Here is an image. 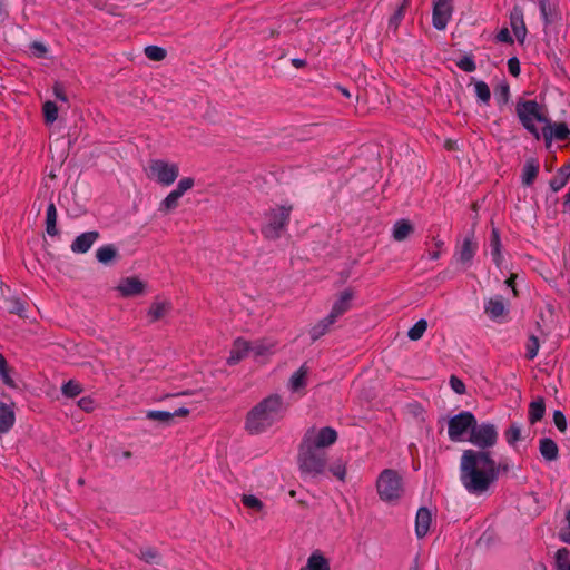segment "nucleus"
Here are the masks:
<instances>
[{
	"label": "nucleus",
	"mask_w": 570,
	"mask_h": 570,
	"mask_svg": "<svg viewBox=\"0 0 570 570\" xmlns=\"http://www.w3.org/2000/svg\"><path fill=\"white\" fill-rule=\"evenodd\" d=\"M508 462L497 463L489 451L464 450L460 460V481L475 495L485 493L501 472H509Z\"/></svg>",
	"instance_id": "obj_1"
},
{
	"label": "nucleus",
	"mask_w": 570,
	"mask_h": 570,
	"mask_svg": "<svg viewBox=\"0 0 570 570\" xmlns=\"http://www.w3.org/2000/svg\"><path fill=\"white\" fill-rule=\"evenodd\" d=\"M510 95V88L509 85L504 83L500 87V94L499 97L503 104H505L509 100Z\"/></svg>",
	"instance_id": "obj_60"
},
{
	"label": "nucleus",
	"mask_w": 570,
	"mask_h": 570,
	"mask_svg": "<svg viewBox=\"0 0 570 570\" xmlns=\"http://www.w3.org/2000/svg\"><path fill=\"white\" fill-rule=\"evenodd\" d=\"M553 423L556 428L561 432L564 433L567 430V419L564 414L560 410H556L553 412Z\"/></svg>",
	"instance_id": "obj_50"
},
{
	"label": "nucleus",
	"mask_w": 570,
	"mask_h": 570,
	"mask_svg": "<svg viewBox=\"0 0 570 570\" xmlns=\"http://www.w3.org/2000/svg\"><path fill=\"white\" fill-rule=\"evenodd\" d=\"M414 230L413 225L406 219L397 220L393 226V238L396 242L405 240Z\"/></svg>",
	"instance_id": "obj_30"
},
{
	"label": "nucleus",
	"mask_w": 570,
	"mask_h": 570,
	"mask_svg": "<svg viewBox=\"0 0 570 570\" xmlns=\"http://www.w3.org/2000/svg\"><path fill=\"white\" fill-rule=\"evenodd\" d=\"M242 503L254 511L261 512L264 509V503L253 494H244L242 497Z\"/></svg>",
	"instance_id": "obj_42"
},
{
	"label": "nucleus",
	"mask_w": 570,
	"mask_h": 570,
	"mask_svg": "<svg viewBox=\"0 0 570 570\" xmlns=\"http://www.w3.org/2000/svg\"><path fill=\"white\" fill-rule=\"evenodd\" d=\"M562 205L564 208L570 209V188H569V191L563 197Z\"/></svg>",
	"instance_id": "obj_64"
},
{
	"label": "nucleus",
	"mask_w": 570,
	"mask_h": 570,
	"mask_svg": "<svg viewBox=\"0 0 570 570\" xmlns=\"http://www.w3.org/2000/svg\"><path fill=\"white\" fill-rule=\"evenodd\" d=\"M100 237L97 230L86 232L76 237L70 248L76 254L87 253L96 240Z\"/></svg>",
	"instance_id": "obj_13"
},
{
	"label": "nucleus",
	"mask_w": 570,
	"mask_h": 570,
	"mask_svg": "<svg viewBox=\"0 0 570 570\" xmlns=\"http://www.w3.org/2000/svg\"><path fill=\"white\" fill-rule=\"evenodd\" d=\"M30 48L33 55L39 58L45 57V55L47 53V47L42 42L35 41L31 43Z\"/></svg>",
	"instance_id": "obj_56"
},
{
	"label": "nucleus",
	"mask_w": 570,
	"mask_h": 570,
	"mask_svg": "<svg viewBox=\"0 0 570 570\" xmlns=\"http://www.w3.org/2000/svg\"><path fill=\"white\" fill-rule=\"evenodd\" d=\"M139 558L147 563H158L160 559L159 553L149 547L140 549Z\"/></svg>",
	"instance_id": "obj_45"
},
{
	"label": "nucleus",
	"mask_w": 570,
	"mask_h": 570,
	"mask_svg": "<svg viewBox=\"0 0 570 570\" xmlns=\"http://www.w3.org/2000/svg\"><path fill=\"white\" fill-rule=\"evenodd\" d=\"M301 570H330V564L326 558L315 551L308 557L307 564Z\"/></svg>",
	"instance_id": "obj_32"
},
{
	"label": "nucleus",
	"mask_w": 570,
	"mask_h": 570,
	"mask_svg": "<svg viewBox=\"0 0 570 570\" xmlns=\"http://www.w3.org/2000/svg\"><path fill=\"white\" fill-rule=\"evenodd\" d=\"M570 556V551L567 548L558 549L556 553V562L558 570H561L564 568V566H568V559Z\"/></svg>",
	"instance_id": "obj_48"
},
{
	"label": "nucleus",
	"mask_w": 570,
	"mask_h": 570,
	"mask_svg": "<svg viewBox=\"0 0 570 570\" xmlns=\"http://www.w3.org/2000/svg\"><path fill=\"white\" fill-rule=\"evenodd\" d=\"M507 442L510 445H514L521 439V429L519 424L512 423L504 433Z\"/></svg>",
	"instance_id": "obj_44"
},
{
	"label": "nucleus",
	"mask_w": 570,
	"mask_h": 570,
	"mask_svg": "<svg viewBox=\"0 0 570 570\" xmlns=\"http://www.w3.org/2000/svg\"><path fill=\"white\" fill-rule=\"evenodd\" d=\"M546 405L544 400L542 397H538L532 401L529 405L528 419L531 424H535L541 421L544 416Z\"/></svg>",
	"instance_id": "obj_31"
},
{
	"label": "nucleus",
	"mask_w": 570,
	"mask_h": 570,
	"mask_svg": "<svg viewBox=\"0 0 570 570\" xmlns=\"http://www.w3.org/2000/svg\"><path fill=\"white\" fill-rule=\"evenodd\" d=\"M512 31L520 43L524 42L527 37V28L521 10L514 9L510 16Z\"/></svg>",
	"instance_id": "obj_22"
},
{
	"label": "nucleus",
	"mask_w": 570,
	"mask_h": 570,
	"mask_svg": "<svg viewBox=\"0 0 570 570\" xmlns=\"http://www.w3.org/2000/svg\"><path fill=\"white\" fill-rule=\"evenodd\" d=\"M539 161L535 158H528L522 169V184L531 186L539 173Z\"/></svg>",
	"instance_id": "obj_25"
},
{
	"label": "nucleus",
	"mask_w": 570,
	"mask_h": 570,
	"mask_svg": "<svg viewBox=\"0 0 570 570\" xmlns=\"http://www.w3.org/2000/svg\"><path fill=\"white\" fill-rule=\"evenodd\" d=\"M148 176L155 178L157 183L164 186H170L179 175V167L175 163H168L163 159H153L149 161Z\"/></svg>",
	"instance_id": "obj_9"
},
{
	"label": "nucleus",
	"mask_w": 570,
	"mask_h": 570,
	"mask_svg": "<svg viewBox=\"0 0 570 570\" xmlns=\"http://www.w3.org/2000/svg\"><path fill=\"white\" fill-rule=\"evenodd\" d=\"M498 438L499 434L494 424H478V422L475 421V424L471 430L468 441L475 445L479 449L478 451H487L488 449L493 448L497 444Z\"/></svg>",
	"instance_id": "obj_7"
},
{
	"label": "nucleus",
	"mask_w": 570,
	"mask_h": 570,
	"mask_svg": "<svg viewBox=\"0 0 570 570\" xmlns=\"http://www.w3.org/2000/svg\"><path fill=\"white\" fill-rule=\"evenodd\" d=\"M46 232L50 236H56L58 234L57 228V208L53 203H50L47 207L46 212Z\"/></svg>",
	"instance_id": "obj_34"
},
{
	"label": "nucleus",
	"mask_w": 570,
	"mask_h": 570,
	"mask_svg": "<svg viewBox=\"0 0 570 570\" xmlns=\"http://www.w3.org/2000/svg\"><path fill=\"white\" fill-rule=\"evenodd\" d=\"M562 205L564 208L570 209V188H569V191L563 197Z\"/></svg>",
	"instance_id": "obj_63"
},
{
	"label": "nucleus",
	"mask_w": 570,
	"mask_h": 570,
	"mask_svg": "<svg viewBox=\"0 0 570 570\" xmlns=\"http://www.w3.org/2000/svg\"><path fill=\"white\" fill-rule=\"evenodd\" d=\"M250 353V342L238 337L234 341L227 363L235 365Z\"/></svg>",
	"instance_id": "obj_14"
},
{
	"label": "nucleus",
	"mask_w": 570,
	"mask_h": 570,
	"mask_svg": "<svg viewBox=\"0 0 570 570\" xmlns=\"http://www.w3.org/2000/svg\"><path fill=\"white\" fill-rule=\"evenodd\" d=\"M42 111L45 116V121L47 124H52L58 118V107L53 101H46L42 106Z\"/></svg>",
	"instance_id": "obj_39"
},
{
	"label": "nucleus",
	"mask_w": 570,
	"mask_h": 570,
	"mask_svg": "<svg viewBox=\"0 0 570 570\" xmlns=\"http://www.w3.org/2000/svg\"><path fill=\"white\" fill-rule=\"evenodd\" d=\"M407 3V0H404L403 4H401L396 11L394 12V14L390 18V27H394L395 29L397 28L400 21L403 19L404 17V9H405V6Z\"/></svg>",
	"instance_id": "obj_51"
},
{
	"label": "nucleus",
	"mask_w": 570,
	"mask_h": 570,
	"mask_svg": "<svg viewBox=\"0 0 570 570\" xmlns=\"http://www.w3.org/2000/svg\"><path fill=\"white\" fill-rule=\"evenodd\" d=\"M61 392L67 397H76L82 392V387L80 383L70 380L62 385Z\"/></svg>",
	"instance_id": "obj_40"
},
{
	"label": "nucleus",
	"mask_w": 570,
	"mask_h": 570,
	"mask_svg": "<svg viewBox=\"0 0 570 570\" xmlns=\"http://www.w3.org/2000/svg\"><path fill=\"white\" fill-rule=\"evenodd\" d=\"M354 298V291L347 288L340 294V297L332 306L330 315L337 320L341 315L351 308V302Z\"/></svg>",
	"instance_id": "obj_17"
},
{
	"label": "nucleus",
	"mask_w": 570,
	"mask_h": 570,
	"mask_svg": "<svg viewBox=\"0 0 570 570\" xmlns=\"http://www.w3.org/2000/svg\"><path fill=\"white\" fill-rule=\"evenodd\" d=\"M181 197L171 190L166 198L160 203L159 210L164 213H168L175 209L178 206V202Z\"/></svg>",
	"instance_id": "obj_37"
},
{
	"label": "nucleus",
	"mask_w": 570,
	"mask_h": 570,
	"mask_svg": "<svg viewBox=\"0 0 570 570\" xmlns=\"http://www.w3.org/2000/svg\"><path fill=\"white\" fill-rule=\"evenodd\" d=\"M476 250L478 243L474 240V232L471 230L470 234L464 237L455 255L461 264L469 265L472 262Z\"/></svg>",
	"instance_id": "obj_11"
},
{
	"label": "nucleus",
	"mask_w": 570,
	"mask_h": 570,
	"mask_svg": "<svg viewBox=\"0 0 570 570\" xmlns=\"http://www.w3.org/2000/svg\"><path fill=\"white\" fill-rule=\"evenodd\" d=\"M490 247L493 262L495 263L497 266H500L502 263L501 239L500 233L497 228H492L490 236Z\"/></svg>",
	"instance_id": "obj_33"
},
{
	"label": "nucleus",
	"mask_w": 570,
	"mask_h": 570,
	"mask_svg": "<svg viewBox=\"0 0 570 570\" xmlns=\"http://www.w3.org/2000/svg\"><path fill=\"white\" fill-rule=\"evenodd\" d=\"M539 451L542 458L548 462L556 461L559 458V448L550 438L540 439Z\"/></svg>",
	"instance_id": "obj_24"
},
{
	"label": "nucleus",
	"mask_w": 570,
	"mask_h": 570,
	"mask_svg": "<svg viewBox=\"0 0 570 570\" xmlns=\"http://www.w3.org/2000/svg\"><path fill=\"white\" fill-rule=\"evenodd\" d=\"M540 347L539 340L535 335H531L527 342V358L533 360L538 355Z\"/></svg>",
	"instance_id": "obj_46"
},
{
	"label": "nucleus",
	"mask_w": 570,
	"mask_h": 570,
	"mask_svg": "<svg viewBox=\"0 0 570 570\" xmlns=\"http://www.w3.org/2000/svg\"><path fill=\"white\" fill-rule=\"evenodd\" d=\"M79 406L85 410L86 412H89L92 410V401L89 397H82L79 400Z\"/></svg>",
	"instance_id": "obj_61"
},
{
	"label": "nucleus",
	"mask_w": 570,
	"mask_h": 570,
	"mask_svg": "<svg viewBox=\"0 0 570 570\" xmlns=\"http://www.w3.org/2000/svg\"><path fill=\"white\" fill-rule=\"evenodd\" d=\"M515 111L522 126L539 139L540 134L534 121L548 122V118L541 112L540 105L535 100H520Z\"/></svg>",
	"instance_id": "obj_5"
},
{
	"label": "nucleus",
	"mask_w": 570,
	"mask_h": 570,
	"mask_svg": "<svg viewBox=\"0 0 570 570\" xmlns=\"http://www.w3.org/2000/svg\"><path fill=\"white\" fill-rule=\"evenodd\" d=\"M337 438V432L330 426L309 428L304 433L297 453V465L303 476L315 479L326 473V448L334 444Z\"/></svg>",
	"instance_id": "obj_2"
},
{
	"label": "nucleus",
	"mask_w": 570,
	"mask_h": 570,
	"mask_svg": "<svg viewBox=\"0 0 570 570\" xmlns=\"http://www.w3.org/2000/svg\"><path fill=\"white\" fill-rule=\"evenodd\" d=\"M292 207L281 206L271 209L267 214V223L262 227L263 235L268 239H276L285 229L291 215Z\"/></svg>",
	"instance_id": "obj_6"
},
{
	"label": "nucleus",
	"mask_w": 570,
	"mask_h": 570,
	"mask_svg": "<svg viewBox=\"0 0 570 570\" xmlns=\"http://www.w3.org/2000/svg\"><path fill=\"white\" fill-rule=\"evenodd\" d=\"M286 411L279 395L263 399L246 415L245 429L249 434H262L278 422Z\"/></svg>",
	"instance_id": "obj_3"
},
{
	"label": "nucleus",
	"mask_w": 570,
	"mask_h": 570,
	"mask_svg": "<svg viewBox=\"0 0 570 570\" xmlns=\"http://www.w3.org/2000/svg\"><path fill=\"white\" fill-rule=\"evenodd\" d=\"M484 311L492 320L503 316L507 312L503 298L501 296L490 298L484 306Z\"/></svg>",
	"instance_id": "obj_28"
},
{
	"label": "nucleus",
	"mask_w": 570,
	"mask_h": 570,
	"mask_svg": "<svg viewBox=\"0 0 570 570\" xmlns=\"http://www.w3.org/2000/svg\"><path fill=\"white\" fill-rule=\"evenodd\" d=\"M376 490L380 499L385 502H395L403 494V480L400 473L392 469L383 470L376 480Z\"/></svg>",
	"instance_id": "obj_4"
},
{
	"label": "nucleus",
	"mask_w": 570,
	"mask_h": 570,
	"mask_svg": "<svg viewBox=\"0 0 570 570\" xmlns=\"http://www.w3.org/2000/svg\"><path fill=\"white\" fill-rule=\"evenodd\" d=\"M570 178V160L561 166L556 176L549 181L550 188L556 193L561 190Z\"/></svg>",
	"instance_id": "obj_26"
},
{
	"label": "nucleus",
	"mask_w": 570,
	"mask_h": 570,
	"mask_svg": "<svg viewBox=\"0 0 570 570\" xmlns=\"http://www.w3.org/2000/svg\"><path fill=\"white\" fill-rule=\"evenodd\" d=\"M274 347L275 342L264 338L250 343V353H253L255 360H259L261 357L272 354Z\"/></svg>",
	"instance_id": "obj_27"
},
{
	"label": "nucleus",
	"mask_w": 570,
	"mask_h": 570,
	"mask_svg": "<svg viewBox=\"0 0 570 570\" xmlns=\"http://www.w3.org/2000/svg\"><path fill=\"white\" fill-rule=\"evenodd\" d=\"M539 8L546 26L561 20V13L556 3H552L549 0H539Z\"/></svg>",
	"instance_id": "obj_18"
},
{
	"label": "nucleus",
	"mask_w": 570,
	"mask_h": 570,
	"mask_svg": "<svg viewBox=\"0 0 570 570\" xmlns=\"http://www.w3.org/2000/svg\"><path fill=\"white\" fill-rule=\"evenodd\" d=\"M16 422L13 404L0 403V434L8 433Z\"/></svg>",
	"instance_id": "obj_20"
},
{
	"label": "nucleus",
	"mask_w": 570,
	"mask_h": 570,
	"mask_svg": "<svg viewBox=\"0 0 570 570\" xmlns=\"http://www.w3.org/2000/svg\"><path fill=\"white\" fill-rule=\"evenodd\" d=\"M451 0H434L433 6V26L438 30H443L451 18Z\"/></svg>",
	"instance_id": "obj_10"
},
{
	"label": "nucleus",
	"mask_w": 570,
	"mask_h": 570,
	"mask_svg": "<svg viewBox=\"0 0 570 570\" xmlns=\"http://www.w3.org/2000/svg\"><path fill=\"white\" fill-rule=\"evenodd\" d=\"M189 414V410L186 407H179L174 412L168 411H148L146 413V417L151 421H157L165 425H170L174 417L176 416H187Z\"/></svg>",
	"instance_id": "obj_15"
},
{
	"label": "nucleus",
	"mask_w": 570,
	"mask_h": 570,
	"mask_svg": "<svg viewBox=\"0 0 570 570\" xmlns=\"http://www.w3.org/2000/svg\"><path fill=\"white\" fill-rule=\"evenodd\" d=\"M428 328V322L425 320L417 321L407 332V336L411 341L420 340Z\"/></svg>",
	"instance_id": "obj_38"
},
{
	"label": "nucleus",
	"mask_w": 570,
	"mask_h": 570,
	"mask_svg": "<svg viewBox=\"0 0 570 570\" xmlns=\"http://www.w3.org/2000/svg\"><path fill=\"white\" fill-rule=\"evenodd\" d=\"M542 135L547 144H550L552 139L564 141L570 137V130L566 122L551 124L548 119L542 129Z\"/></svg>",
	"instance_id": "obj_12"
},
{
	"label": "nucleus",
	"mask_w": 570,
	"mask_h": 570,
	"mask_svg": "<svg viewBox=\"0 0 570 570\" xmlns=\"http://www.w3.org/2000/svg\"><path fill=\"white\" fill-rule=\"evenodd\" d=\"M432 521L431 512L428 508H420L415 518V533L417 538H423L428 534L430 530V524Z\"/></svg>",
	"instance_id": "obj_21"
},
{
	"label": "nucleus",
	"mask_w": 570,
	"mask_h": 570,
	"mask_svg": "<svg viewBox=\"0 0 570 570\" xmlns=\"http://www.w3.org/2000/svg\"><path fill=\"white\" fill-rule=\"evenodd\" d=\"M117 257V249L114 245H105L97 249L96 258L101 264H109Z\"/></svg>",
	"instance_id": "obj_35"
},
{
	"label": "nucleus",
	"mask_w": 570,
	"mask_h": 570,
	"mask_svg": "<svg viewBox=\"0 0 570 570\" xmlns=\"http://www.w3.org/2000/svg\"><path fill=\"white\" fill-rule=\"evenodd\" d=\"M567 525L560 531L561 541L570 544V510L567 513Z\"/></svg>",
	"instance_id": "obj_55"
},
{
	"label": "nucleus",
	"mask_w": 570,
	"mask_h": 570,
	"mask_svg": "<svg viewBox=\"0 0 570 570\" xmlns=\"http://www.w3.org/2000/svg\"><path fill=\"white\" fill-rule=\"evenodd\" d=\"M308 373L309 367L306 364H303L296 372L292 374L288 381V389L293 393L303 391L307 385Z\"/></svg>",
	"instance_id": "obj_19"
},
{
	"label": "nucleus",
	"mask_w": 570,
	"mask_h": 570,
	"mask_svg": "<svg viewBox=\"0 0 570 570\" xmlns=\"http://www.w3.org/2000/svg\"><path fill=\"white\" fill-rule=\"evenodd\" d=\"M171 311L169 301H155L147 313L150 323H155L164 318Z\"/></svg>",
	"instance_id": "obj_23"
},
{
	"label": "nucleus",
	"mask_w": 570,
	"mask_h": 570,
	"mask_svg": "<svg viewBox=\"0 0 570 570\" xmlns=\"http://www.w3.org/2000/svg\"><path fill=\"white\" fill-rule=\"evenodd\" d=\"M292 65L295 67V68H303L306 66V61L304 59H299V58H294L292 59Z\"/></svg>",
	"instance_id": "obj_62"
},
{
	"label": "nucleus",
	"mask_w": 570,
	"mask_h": 570,
	"mask_svg": "<svg viewBox=\"0 0 570 570\" xmlns=\"http://www.w3.org/2000/svg\"><path fill=\"white\" fill-rule=\"evenodd\" d=\"M336 322V320L331 316L330 314L324 317L323 320H321L317 324H315L311 330H309V335H311V340L312 342H315L317 341L318 338H321L322 336H324L328 331H330V327Z\"/></svg>",
	"instance_id": "obj_29"
},
{
	"label": "nucleus",
	"mask_w": 570,
	"mask_h": 570,
	"mask_svg": "<svg viewBox=\"0 0 570 570\" xmlns=\"http://www.w3.org/2000/svg\"><path fill=\"white\" fill-rule=\"evenodd\" d=\"M508 69L509 72L514 77L520 75V61L517 57H512L508 60Z\"/></svg>",
	"instance_id": "obj_54"
},
{
	"label": "nucleus",
	"mask_w": 570,
	"mask_h": 570,
	"mask_svg": "<svg viewBox=\"0 0 570 570\" xmlns=\"http://www.w3.org/2000/svg\"><path fill=\"white\" fill-rule=\"evenodd\" d=\"M53 94L57 99L61 101H67V96L65 94L63 87L60 83H55Z\"/></svg>",
	"instance_id": "obj_58"
},
{
	"label": "nucleus",
	"mask_w": 570,
	"mask_h": 570,
	"mask_svg": "<svg viewBox=\"0 0 570 570\" xmlns=\"http://www.w3.org/2000/svg\"><path fill=\"white\" fill-rule=\"evenodd\" d=\"M474 91L476 97L480 99L481 102L488 105L491 99V91L489 86L482 81L478 80L474 81Z\"/></svg>",
	"instance_id": "obj_36"
},
{
	"label": "nucleus",
	"mask_w": 570,
	"mask_h": 570,
	"mask_svg": "<svg viewBox=\"0 0 570 570\" xmlns=\"http://www.w3.org/2000/svg\"><path fill=\"white\" fill-rule=\"evenodd\" d=\"M475 424V416L469 411H462L452 416L448 422V435L452 442L465 441V435L471 433Z\"/></svg>",
	"instance_id": "obj_8"
},
{
	"label": "nucleus",
	"mask_w": 570,
	"mask_h": 570,
	"mask_svg": "<svg viewBox=\"0 0 570 570\" xmlns=\"http://www.w3.org/2000/svg\"><path fill=\"white\" fill-rule=\"evenodd\" d=\"M330 472L335 476L337 478L338 480L341 481H344L345 480V475H346V468L344 464L342 463H336L332 466H330Z\"/></svg>",
	"instance_id": "obj_52"
},
{
	"label": "nucleus",
	"mask_w": 570,
	"mask_h": 570,
	"mask_svg": "<svg viewBox=\"0 0 570 570\" xmlns=\"http://www.w3.org/2000/svg\"><path fill=\"white\" fill-rule=\"evenodd\" d=\"M117 291L125 297L140 295L145 291V284L137 277H126L117 286Z\"/></svg>",
	"instance_id": "obj_16"
},
{
	"label": "nucleus",
	"mask_w": 570,
	"mask_h": 570,
	"mask_svg": "<svg viewBox=\"0 0 570 570\" xmlns=\"http://www.w3.org/2000/svg\"><path fill=\"white\" fill-rule=\"evenodd\" d=\"M497 39L500 42H505V43H512L513 42V39H512L511 35H510V31L507 28H503V29H501L498 32Z\"/></svg>",
	"instance_id": "obj_57"
},
{
	"label": "nucleus",
	"mask_w": 570,
	"mask_h": 570,
	"mask_svg": "<svg viewBox=\"0 0 570 570\" xmlns=\"http://www.w3.org/2000/svg\"><path fill=\"white\" fill-rule=\"evenodd\" d=\"M450 385L452 390L458 394H464L465 393V385L464 383L456 376L452 375L450 377Z\"/></svg>",
	"instance_id": "obj_53"
},
{
	"label": "nucleus",
	"mask_w": 570,
	"mask_h": 570,
	"mask_svg": "<svg viewBox=\"0 0 570 570\" xmlns=\"http://www.w3.org/2000/svg\"><path fill=\"white\" fill-rule=\"evenodd\" d=\"M0 377L6 385L10 387L16 386L14 381L9 374L7 360L2 354H0Z\"/></svg>",
	"instance_id": "obj_43"
},
{
	"label": "nucleus",
	"mask_w": 570,
	"mask_h": 570,
	"mask_svg": "<svg viewBox=\"0 0 570 570\" xmlns=\"http://www.w3.org/2000/svg\"><path fill=\"white\" fill-rule=\"evenodd\" d=\"M456 66L465 72H473L476 69L474 60L469 56H464L463 58H461L456 62Z\"/></svg>",
	"instance_id": "obj_49"
},
{
	"label": "nucleus",
	"mask_w": 570,
	"mask_h": 570,
	"mask_svg": "<svg viewBox=\"0 0 570 570\" xmlns=\"http://www.w3.org/2000/svg\"><path fill=\"white\" fill-rule=\"evenodd\" d=\"M194 184H195L194 178L185 177L178 181L177 187L174 189V191L176 194H178L180 197H183V195L186 191H188L189 189H191L194 187Z\"/></svg>",
	"instance_id": "obj_47"
},
{
	"label": "nucleus",
	"mask_w": 570,
	"mask_h": 570,
	"mask_svg": "<svg viewBox=\"0 0 570 570\" xmlns=\"http://www.w3.org/2000/svg\"><path fill=\"white\" fill-rule=\"evenodd\" d=\"M10 312L21 315L24 312V306L19 299H12V307L10 308Z\"/></svg>",
	"instance_id": "obj_59"
},
{
	"label": "nucleus",
	"mask_w": 570,
	"mask_h": 570,
	"mask_svg": "<svg viewBox=\"0 0 570 570\" xmlns=\"http://www.w3.org/2000/svg\"><path fill=\"white\" fill-rule=\"evenodd\" d=\"M145 55L149 60L161 61L166 58V50L158 46H147L145 48Z\"/></svg>",
	"instance_id": "obj_41"
}]
</instances>
